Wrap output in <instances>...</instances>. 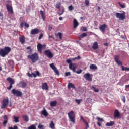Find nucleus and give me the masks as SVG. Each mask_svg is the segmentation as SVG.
I'll return each mask as SVG.
<instances>
[{
  "label": "nucleus",
  "mask_w": 129,
  "mask_h": 129,
  "mask_svg": "<svg viewBox=\"0 0 129 129\" xmlns=\"http://www.w3.org/2000/svg\"><path fill=\"white\" fill-rule=\"evenodd\" d=\"M10 52H11V48L10 47H5L4 48L0 49V56L4 58L7 55H9Z\"/></svg>",
  "instance_id": "nucleus-1"
},
{
  "label": "nucleus",
  "mask_w": 129,
  "mask_h": 129,
  "mask_svg": "<svg viewBox=\"0 0 129 129\" xmlns=\"http://www.w3.org/2000/svg\"><path fill=\"white\" fill-rule=\"evenodd\" d=\"M28 58L31 60L32 63H36L39 60V55L37 53H34L33 54L28 55Z\"/></svg>",
  "instance_id": "nucleus-2"
},
{
  "label": "nucleus",
  "mask_w": 129,
  "mask_h": 129,
  "mask_svg": "<svg viewBox=\"0 0 129 129\" xmlns=\"http://www.w3.org/2000/svg\"><path fill=\"white\" fill-rule=\"evenodd\" d=\"M69 121L72 122L73 124H75V113L73 111H71L68 113Z\"/></svg>",
  "instance_id": "nucleus-3"
},
{
  "label": "nucleus",
  "mask_w": 129,
  "mask_h": 129,
  "mask_svg": "<svg viewBox=\"0 0 129 129\" xmlns=\"http://www.w3.org/2000/svg\"><path fill=\"white\" fill-rule=\"evenodd\" d=\"M12 94L15 95L17 97H22L23 96V93L19 90H18L16 89H13L11 90Z\"/></svg>",
  "instance_id": "nucleus-4"
},
{
  "label": "nucleus",
  "mask_w": 129,
  "mask_h": 129,
  "mask_svg": "<svg viewBox=\"0 0 129 129\" xmlns=\"http://www.w3.org/2000/svg\"><path fill=\"white\" fill-rule=\"evenodd\" d=\"M66 62L68 63V64H69V69L71 70H72L73 72H75V68H76V64L75 63H72V61L71 59H67L66 60Z\"/></svg>",
  "instance_id": "nucleus-5"
},
{
  "label": "nucleus",
  "mask_w": 129,
  "mask_h": 129,
  "mask_svg": "<svg viewBox=\"0 0 129 129\" xmlns=\"http://www.w3.org/2000/svg\"><path fill=\"white\" fill-rule=\"evenodd\" d=\"M116 17L119 21H123L125 19V14L122 13H116Z\"/></svg>",
  "instance_id": "nucleus-6"
},
{
  "label": "nucleus",
  "mask_w": 129,
  "mask_h": 129,
  "mask_svg": "<svg viewBox=\"0 0 129 129\" xmlns=\"http://www.w3.org/2000/svg\"><path fill=\"white\" fill-rule=\"evenodd\" d=\"M44 54L45 56H47V58H49V59H52L54 57V55L52 52H51V50L49 49H47L44 51Z\"/></svg>",
  "instance_id": "nucleus-7"
},
{
  "label": "nucleus",
  "mask_w": 129,
  "mask_h": 129,
  "mask_svg": "<svg viewBox=\"0 0 129 129\" xmlns=\"http://www.w3.org/2000/svg\"><path fill=\"white\" fill-rule=\"evenodd\" d=\"M49 66L52 69V70L54 71L56 75H60V73H59V71L58 70L56 66L54 65V63L50 64Z\"/></svg>",
  "instance_id": "nucleus-8"
},
{
  "label": "nucleus",
  "mask_w": 129,
  "mask_h": 129,
  "mask_svg": "<svg viewBox=\"0 0 129 129\" xmlns=\"http://www.w3.org/2000/svg\"><path fill=\"white\" fill-rule=\"evenodd\" d=\"M9 104V99H4L3 101V104L2 106L1 107V108H6L7 107V106Z\"/></svg>",
  "instance_id": "nucleus-9"
},
{
  "label": "nucleus",
  "mask_w": 129,
  "mask_h": 129,
  "mask_svg": "<svg viewBox=\"0 0 129 129\" xmlns=\"http://www.w3.org/2000/svg\"><path fill=\"white\" fill-rule=\"evenodd\" d=\"M120 117V113L117 109H115L114 112V118H119Z\"/></svg>",
  "instance_id": "nucleus-10"
},
{
  "label": "nucleus",
  "mask_w": 129,
  "mask_h": 129,
  "mask_svg": "<svg viewBox=\"0 0 129 129\" xmlns=\"http://www.w3.org/2000/svg\"><path fill=\"white\" fill-rule=\"evenodd\" d=\"M84 78L88 81H92V78L90 76V74L86 73L84 75Z\"/></svg>",
  "instance_id": "nucleus-11"
},
{
  "label": "nucleus",
  "mask_w": 129,
  "mask_h": 129,
  "mask_svg": "<svg viewBox=\"0 0 129 129\" xmlns=\"http://www.w3.org/2000/svg\"><path fill=\"white\" fill-rule=\"evenodd\" d=\"M37 50L38 51V52H40V54L42 53V50H43V48H45V47H46V45H42L41 44V43H39L37 46Z\"/></svg>",
  "instance_id": "nucleus-12"
},
{
  "label": "nucleus",
  "mask_w": 129,
  "mask_h": 129,
  "mask_svg": "<svg viewBox=\"0 0 129 129\" xmlns=\"http://www.w3.org/2000/svg\"><path fill=\"white\" fill-rule=\"evenodd\" d=\"M6 7L9 14H14V11H13V7H12V6L7 4Z\"/></svg>",
  "instance_id": "nucleus-13"
},
{
  "label": "nucleus",
  "mask_w": 129,
  "mask_h": 129,
  "mask_svg": "<svg viewBox=\"0 0 129 129\" xmlns=\"http://www.w3.org/2000/svg\"><path fill=\"white\" fill-rule=\"evenodd\" d=\"M114 60L118 65H122V63L119 60V55H115Z\"/></svg>",
  "instance_id": "nucleus-14"
},
{
  "label": "nucleus",
  "mask_w": 129,
  "mask_h": 129,
  "mask_svg": "<svg viewBox=\"0 0 129 129\" xmlns=\"http://www.w3.org/2000/svg\"><path fill=\"white\" fill-rule=\"evenodd\" d=\"M38 34H39V29L37 28L32 29L30 32L31 35H37Z\"/></svg>",
  "instance_id": "nucleus-15"
},
{
  "label": "nucleus",
  "mask_w": 129,
  "mask_h": 129,
  "mask_svg": "<svg viewBox=\"0 0 129 129\" xmlns=\"http://www.w3.org/2000/svg\"><path fill=\"white\" fill-rule=\"evenodd\" d=\"M106 27H107L106 24H104L99 27V29L102 32V33H104L105 32V29H106Z\"/></svg>",
  "instance_id": "nucleus-16"
},
{
  "label": "nucleus",
  "mask_w": 129,
  "mask_h": 129,
  "mask_svg": "<svg viewBox=\"0 0 129 129\" xmlns=\"http://www.w3.org/2000/svg\"><path fill=\"white\" fill-rule=\"evenodd\" d=\"M41 113L42 115H44V116H45V117H47V116L49 115V113L47 111V110L45 109V108H43V110L41 111Z\"/></svg>",
  "instance_id": "nucleus-17"
},
{
  "label": "nucleus",
  "mask_w": 129,
  "mask_h": 129,
  "mask_svg": "<svg viewBox=\"0 0 129 129\" xmlns=\"http://www.w3.org/2000/svg\"><path fill=\"white\" fill-rule=\"evenodd\" d=\"M78 25H79V23H78V22L76 20V19H74L73 21V28L74 29H76L77 27H78Z\"/></svg>",
  "instance_id": "nucleus-18"
},
{
  "label": "nucleus",
  "mask_w": 129,
  "mask_h": 129,
  "mask_svg": "<svg viewBox=\"0 0 129 129\" xmlns=\"http://www.w3.org/2000/svg\"><path fill=\"white\" fill-rule=\"evenodd\" d=\"M3 119L4 121L3 122V124L4 126H6L7 123H8V116H7V115H4Z\"/></svg>",
  "instance_id": "nucleus-19"
},
{
  "label": "nucleus",
  "mask_w": 129,
  "mask_h": 129,
  "mask_svg": "<svg viewBox=\"0 0 129 129\" xmlns=\"http://www.w3.org/2000/svg\"><path fill=\"white\" fill-rule=\"evenodd\" d=\"M19 86L21 88H25L27 86V83L24 81H21L19 83Z\"/></svg>",
  "instance_id": "nucleus-20"
},
{
  "label": "nucleus",
  "mask_w": 129,
  "mask_h": 129,
  "mask_svg": "<svg viewBox=\"0 0 129 129\" xmlns=\"http://www.w3.org/2000/svg\"><path fill=\"white\" fill-rule=\"evenodd\" d=\"M42 88L45 90H48V89H49V87H48L47 83H44L42 84Z\"/></svg>",
  "instance_id": "nucleus-21"
},
{
  "label": "nucleus",
  "mask_w": 129,
  "mask_h": 129,
  "mask_svg": "<svg viewBox=\"0 0 129 129\" xmlns=\"http://www.w3.org/2000/svg\"><path fill=\"white\" fill-rule=\"evenodd\" d=\"M92 49L93 50H96V49H98V43L97 42H95L92 46Z\"/></svg>",
  "instance_id": "nucleus-22"
},
{
  "label": "nucleus",
  "mask_w": 129,
  "mask_h": 129,
  "mask_svg": "<svg viewBox=\"0 0 129 129\" xmlns=\"http://www.w3.org/2000/svg\"><path fill=\"white\" fill-rule=\"evenodd\" d=\"M68 89H70V88H73V89H75V86L71 83H69L68 85Z\"/></svg>",
  "instance_id": "nucleus-23"
},
{
  "label": "nucleus",
  "mask_w": 129,
  "mask_h": 129,
  "mask_svg": "<svg viewBox=\"0 0 129 129\" xmlns=\"http://www.w3.org/2000/svg\"><path fill=\"white\" fill-rule=\"evenodd\" d=\"M7 80L9 81L10 84L13 85L15 84V81L11 78H8Z\"/></svg>",
  "instance_id": "nucleus-24"
},
{
  "label": "nucleus",
  "mask_w": 129,
  "mask_h": 129,
  "mask_svg": "<svg viewBox=\"0 0 129 129\" xmlns=\"http://www.w3.org/2000/svg\"><path fill=\"white\" fill-rule=\"evenodd\" d=\"M57 105V101H53L50 102V106L54 107Z\"/></svg>",
  "instance_id": "nucleus-25"
},
{
  "label": "nucleus",
  "mask_w": 129,
  "mask_h": 129,
  "mask_svg": "<svg viewBox=\"0 0 129 129\" xmlns=\"http://www.w3.org/2000/svg\"><path fill=\"white\" fill-rule=\"evenodd\" d=\"M114 124V121H110V122H107L106 124V126H113Z\"/></svg>",
  "instance_id": "nucleus-26"
},
{
  "label": "nucleus",
  "mask_w": 129,
  "mask_h": 129,
  "mask_svg": "<svg viewBox=\"0 0 129 129\" xmlns=\"http://www.w3.org/2000/svg\"><path fill=\"white\" fill-rule=\"evenodd\" d=\"M22 118L24 119L25 122H28L29 121V116L27 115H23Z\"/></svg>",
  "instance_id": "nucleus-27"
},
{
  "label": "nucleus",
  "mask_w": 129,
  "mask_h": 129,
  "mask_svg": "<svg viewBox=\"0 0 129 129\" xmlns=\"http://www.w3.org/2000/svg\"><path fill=\"white\" fill-rule=\"evenodd\" d=\"M40 14L41 15V17L42 18L43 21L45 22V13L43 11V10H40Z\"/></svg>",
  "instance_id": "nucleus-28"
},
{
  "label": "nucleus",
  "mask_w": 129,
  "mask_h": 129,
  "mask_svg": "<svg viewBox=\"0 0 129 129\" xmlns=\"http://www.w3.org/2000/svg\"><path fill=\"white\" fill-rule=\"evenodd\" d=\"M90 69L92 70H94V69L96 70L97 69V66H96V65L95 64H92L90 66Z\"/></svg>",
  "instance_id": "nucleus-29"
},
{
  "label": "nucleus",
  "mask_w": 129,
  "mask_h": 129,
  "mask_svg": "<svg viewBox=\"0 0 129 129\" xmlns=\"http://www.w3.org/2000/svg\"><path fill=\"white\" fill-rule=\"evenodd\" d=\"M91 89H93L95 92H99V90L96 87H94V86H92L91 88Z\"/></svg>",
  "instance_id": "nucleus-30"
},
{
  "label": "nucleus",
  "mask_w": 129,
  "mask_h": 129,
  "mask_svg": "<svg viewBox=\"0 0 129 129\" xmlns=\"http://www.w3.org/2000/svg\"><path fill=\"white\" fill-rule=\"evenodd\" d=\"M122 71H129V68L124 67L123 66H121Z\"/></svg>",
  "instance_id": "nucleus-31"
},
{
  "label": "nucleus",
  "mask_w": 129,
  "mask_h": 129,
  "mask_svg": "<svg viewBox=\"0 0 129 129\" xmlns=\"http://www.w3.org/2000/svg\"><path fill=\"white\" fill-rule=\"evenodd\" d=\"M28 76L29 77H34V78H36V77H37V75H36V74L34 73L30 74V73H28Z\"/></svg>",
  "instance_id": "nucleus-32"
},
{
  "label": "nucleus",
  "mask_w": 129,
  "mask_h": 129,
  "mask_svg": "<svg viewBox=\"0 0 129 129\" xmlns=\"http://www.w3.org/2000/svg\"><path fill=\"white\" fill-rule=\"evenodd\" d=\"M87 36V34L84 33L83 34H81L80 35H79V38L81 39H82V38H84V37H86Z\"/></svg>",
  "instance_id": "nucleus-33"
},
{
  "label": "nucleus",
  "mask_w": 129,
  "mask_h": 129,
  "mask_svg": "<svg viewBox=\"0 0 129 129\" xmlns=\"http://www.w3.org/2000/svg\"><path fill=\"white\" fill-rule=\"evenodd\" d=\"M50 128L54 129L55 128V124H54V122L53 121H51L50 124Z\"/></svg>",
  "instance_id": "nucleus-34"
},
{
  "label": "nucleus",
  "mask_w": 129,
  "mask_h": 129,
  "mask_svg": "<svg viewBox=\"0 0 129 129\" xmlns=\"http://www.w3.org/2000/svg\"><path fill=\"white\" fill-rule=\"evenodd\" d=\"M19 40L21 43L24 44L25 43V38L24 37H20Z\"/></svg>",
  "instance_id": "nucleus-35"
},
{
  "label": "nucleus",
  "mask_w": 129,
  "mask_h": 129,
  "mask_svg": "<svg viewBox=\"0 0 129 129\" xmlns=\"http://www.w3.org/2000/svg\"><path fill=\"white\" fill-rule=\"evenodd\" d=\"M68 10H69V11H73V10H74V7H73V6H72V5H70L68 7Z\"/></svg>",
  "instance_id": "nucleus-36"
},
{
  "label": "nucleus",
  "mask_w": 129,
  "mask_h": 129,
  "mask_svg": "<svg viewBox=\"0 0 129 129\" xmlns=\"http://www.w3.org/2000/svg\"><path fill=\"white\" fill-rule=\"evenodd\" d=\"M28 129H37V128H36V125L35 124H33L28 127Z\"/></svg>",
  "instance_id": "nucleus-37"
},
{
  "label": "nucleus",
  "mask_w": 129,
  "mask_h": 129,
  "mask_svg": "<svg viewBox=\"0 0 129 129\" xmlns=\"http://www.w3.org/2000/svg\"><path fill=\"white\" fill-rule=\"evenodd\" d=\"M14 119L15 122H16V123L19 122V118L18 117L14 116Z\"/></svg>",
  "instance_id": "nucleus-38"
},
{
  "label": "nucleus",
  "mask_w": 129,
  "mask_h": 129,
  "mask_svg": "<svg viewBox=\"0 0 129 129\" xmlns=\"http://www.w3.org/2000/svg\"><path fill=\"white\" fill-rule=\"evenodd\" d=\"M76 73H77V74H80V73H81V72H82V70H81V69H80V70H78L77 71H76V68H75V72Z\"/></svg>",
  "instance_id": "nucleus-39"
},
{
  "label": "nucleus",
  "mask_w": 129,
  "mask_h": 129,
  "mask_svg": "<svg viewBox=\"0 0 129 129\" xmlns=\"http://www.w3.org/2000/svg\"><path fill=\"white\" fill-rule=\"evenodd\" d=\"M97 120H98V121H102V122H103V121H104V120H103V118H100V117H97Z\"/></svg>",
  "instance_id": "nucleus-40"
},
{
  "label": "nucleus",
  "mask_w": 129,
  "mask_h": 129,
  "mask_svg": "<svg viewBox=\"0 0 129 129\" xmlns=\"http://www.w3.org/2000/svg\"><path fill=\"white\" fill-rule=\"evenodd\" d=\"M38 128H39V129H44V125H43L41 124H39L38 125Z\"/></svg>",
  "instance_id": "nucleus-41"
},
{
  "label": "nucleus",
  "mask_w": 129,
  "mask_h": 129,
  "mask_svg": "<svg viewBox=\"0 0 129 129\" xmlns=\"http://www.w3.org/2000/svg\"><path fill=\"white\" fill-rule=\"evenodd\" d=\"M27 50L28 53H31L32 52V50L31 49V47L30 46L27 47Z\"/></svg>",
  "instance_id": "nucleus-42"
},
{
  "label": "nucleus",
  "mask_w": 129,
  "mask_h": 129,
  "mask_svg": "<svg viewBox=\"0 0 129 129\" xmlns=\"http://www.w3.org/2000/svg\"><path fill=\"white\" fill-rule=\"evenodd\" d=\"M57 36H58V37L60 40H62V33L61 32H59L57 34Z\"/></svg>",
  "instance_id": "nucleus-43"
},
{
  "label": "nucleus",
  "mask_w": 129,
  "mask_h": 129,
  "mask_svg": "<svg viewBox=\"0 0 129 129\" xmlns=\"http://www.w3.org/2000/svg\"><path fill=\"white\" fill-rule=\"evenodd\" d=\"M84 123H85V124L86 125V129L89 128V125H88V123H87V122L84 121Z\"/></svg>",
  "instance_id": "nucleus-44"
},
{
  "label": "nucleus",
  "mask_w": 129,
  "mask_h": 129,
  "mask_svg": "<svg viewBox=\"0 0 129 129\" xmlns=\"http://www.w3.org/2000/svg\"><path fill=\"white\" fill-rule=\"evenodd\" d=\"M56 9H60L61 8V4L60 3H58L56 5Z\"/></svg>",
  "instance_id": "nucleus-45"
},
{
  "label": "nucleus",
  "mask_w": 129,
  "mask_h": 129,
  "mask_svg": "<svg viewBox=\"0 0 129 129\" xmlns=\"http://www.w3.org/2000/svg\"><path fill=\"white\" fill-rule=\"evenodd\" d=\"M75 101L77 103V104H80V103L81 102V101L78 99H76Z\"/></svg>",
  "instance_id": "nucleus-46"
},
{
  "label": "nucleus",
  "mask_w": 129,
  "mask_h": 129,
  "mask_svg": "<svg viewBox=\"0 0 129 129\" xmlns=\"http://www.w3.org/2000/svg\"><path fill=\"white\" fill-rule=\"evenodd\" d=\"M25 23H26V22H22L20 23V27L21 28H23L24 26H25Z\"/></svg>",
  "instance_id": "nucleus-47"
},
{
  "label": "nucleus",
  "mask_w": 129,
  "mask_h": 129,
  "mask_svg": "<svg viewBox=\"0 0 129 129\" xmlns=\"http://www.w3.org/2000/svg\"><path fill=\"white\" fill-rule=\"evenodd\" d=\"M8 129H18V127L15 125L14 126L13 128V127H9Z\"/></svg>",
  "instance_id": "nucleus-48"
},
{
  "label": "nucleus",
  "mask_w": 129,
  "mask_h": 129,
  "mask_svg": "<svg viewBox=\"0 0 129 129\" xmlns=\"http://www.w3.org/2000/svg\"><path fill=\"white\" fill-rule=\"evenodd\" d=\"M13 87V85L12 84H10L9 87H7V89L8 90H11V89H12V88Z\"/></svg>",
  "instance_id": "nucleus-49"
},
{
  "label": "nucleus",
  "mask_w": 129,
  "mask_h": 129,
  "mask_svg": "<svg viewBox=\"0 0 129 129\" xmlns=\"http://www.w3.org/2000/svg\"><path fill=\"white\" fill-rule=\"evenodd\" d=\"M48 29L49 30V31H52V30L53 29V27H52V25H48Z\"/></svg>",
  "instance_id": "nucleus-50"
},
{
  "label": "nucleus",
  "mask_w": 129,
  "mask_h": 129,
  "mask_svg": "<svg viewBox=\"0 0 129 129\" xmlns=\"http://www.w3.org/2000/svg\"><path fill=\"white\" fill-rule=\"evenodd\" d=\"M85 4L86 6H88L89 5V1L88 0H85Z\"/></svg>",
  "instance_id": "nucleus-51"
},
{
  "label": "nucleus",
  "mask_w": 129,
  "mask_h": 129,
  "mask_svg": "<svg viewBox=\"0 0 129 129\" xmlns=\"http://www.w3.org/2000/svg\"><path fill=\"white\" fill-rule=\"evenodd\" d=\"M24 26L25 27V28H29V27H30V25H29V24L25 22Z\"/></svg>",
  "instance_id": "nucleus-52"
},
{
  "label": "nucleus",
  "mask_w": 129,
  "mask_h": 129,
  "mask_svg": "<svg viewBox=\"0 0 129 129\" xmlns=\"http://www.w3.org/2000/svg\"><path fill=\"white\" fill-rule=\"evenodd\" d=\"M71 75L70 72H66L65 76H69Z\"/></svg>",
  "instance_id": "nucleus-53"
},
{
  "label": "nucleus",
  "mask_w": 129,
  "mask_h": 129,
  "mask_svg": "<svg viewBox=\"0 0 129 129\" xmlns=\"http://www.w3.org/2000/svg\"><path fill=\"white\" fill-rule=\"evenodd\" d=\"M42 38H43V34H41L39 37H38V40H41V39H42Z\"/></svg>",
  "instance_id": "nucleus-54"
},
{
  "label": "nucleus",
  "mask_w": 129,
  "mask_h": 129,
  "mask_svg": "<svg viewBox=\"0 0 129 129\" xmlns=\"http://www.w3.org/2000/svg\"><path fill=\"white\" fill-rule=\"evenodd\" d=\"M120 6L121 8H122V9H124V8H125V5L120 4Z\"/></svg>",
  "instance_id": "nucleus-55"
},
{
  "label": "nucleus",
  "mask_w": 129,
  "mask_h": 129,
  "mask_svg": "<svg viewBox=\"0 0 129 129\" xmlns=\"http://www.w3.org/2000/svg\"><path fill=\"white\" fill-rule=\"evenodd\" d=\"M82 31L83 32H85V31H87V29L86 28V27H83Z\"/></svg>",
  "instance_id": "nucleus-56"
},
{
  "label": "nucleus",
  "mask_w": 129,
  "mask_h": 129,
  "mask_svg": "<svg viewBox=\"0 0 129 129\" xmlns=\"http://www.w3.org/2000/svg\"><path fill=\"white\" fill-rule=\"evenodd\" d=\"M97 125H98V126H102L101 123H100V122H98L97 123Z\"/></svg>",
  "instance_id": "nucleus-57"
},
{
  "label": "nucleus",
  "mask_w": 129,
  "mask_h": 129,
  "mask_svg": "<svg viewBox=\"0 0 129 129\" xmlns=\"http://www.w3.org/2000/svg\"><path fill=\"white\" fill-rule=\"evenodd\" d=\"M81 120H83V122L84 123V121H86L84 119V118H83V117H82V116H81Z\"/></svg>",
  "instance_id": "nucleus-58"
},
{
  "label": "nucleus",
  "mask_w": 129,
  "mask_h": 129,
  "mask_svg": "<svg viewBox=\"0 0 129 129\" xmlns=\"http://www.w3.org/2000/svg\"><path fill=\"white\" fill-rule=\"evenodd\" d=\"M122 100L123 101L124 103L125 102V97H123V98H122Z\"/></svg>",
  "instance_id": "nucleus-59"
},
{
  "label": "nucleus",
  "mask_w": 129,
  "mask_h": 129,
  "mask_svg": "<svg viewBox=\"0 0 129 129\" xmlns=\"http://www.w3.org/2000/svg\"><path fill=\"white\" fill-rule=\"evenodd\" d=\"M36 75L40 76V72L39 71H36Z\"/></svg>",
  "instance_id": "nucleus-60"
},
{
  "label": "nucleus",
  "mask_w": 129,
  "mask_h": 129,
  "mask_svg": "<svg viewBox=\"0 0 129 129\" xmlns=\"http://www.w3.org/2000/svg\"><path fill=\"white\" fill-rule=\"evenodd\" d=\"M3 13H2L0 12V17H2V18H1V20H3Z\"/></svg>",
  "instance_id": "nucleus-61"
},
{
  "label": "nucleus",
  "mask_w": 129,
  "mask_h": 129,
  "mask_svg": "<svg viewBox=\"0 0 129 129\" xmlns=\"http://www.w3.org/2000/svg\"><path fill=\"white\" fill-rule=\"evenodd\" d=\"M59 21H62L63 20V18L62 17H60L59 18Z\"/></svg>",
  "instance_id": "nucleus-62"
},
{
  "label": "nucleus",
  "mask_w": 129,
  "mask_h": 129,
  "mask_svg": "<svg viewBox=\"0 0 129 129\" xmlns=\"http://www.w3.org/2000/svg\"><path fill=\"white\" fill-rule=\"evenodd\" d=\"M97 8H98V11H99V12H100V9H101V8H100V7L98 6Z\"/></svg>",
  "instance_id": "nucleus-63"
},
{
  "label": "nucleus",
  "mask_w": 129,
  "mask_h": 129,
  "mask_svg": "<svg viewBox=\"0 0 129 129\" xmlns=\"http://www.w3.org/2000/svg\"><path fill=\"white\" fill-rule=\"evenodd\" d=\"M126 88H129V84L128 85H126Z\"/></svg>",
  "instance_id": "nucleus-64"
}]
</instances>
